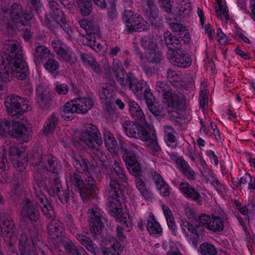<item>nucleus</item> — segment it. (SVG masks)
<instances>
[{"instance_id":"nucleus-63","label":"nucleus","mask_w":255,"mask_h":255,"mask_svg":"<svg viewBox=\"0 0 255 255\" xmlns=\"http://www.w3.org/2000/svg\"><path fill=\"white\" fill-rule=\"evenodd\" d=\"M170 27L172 31L175 32H184L186 30V27L185 26L176 22L170 23Z\"/></svg>"},{"instance_id":"nucleus-20","label":"nucleus","mask_w":255,"mask_h":255,"mask_svg":"<svg viewBox=\"0 0 255 255\" xmlns=\"http://www.w3.org/2000/svg\"><path fill=\"white\" fill-rule=\"evenodd\" d=\"M124 14L126 18V27L128 32L137 31L140 28L144 29L143 18L139 14L128 10L125 11Z\"/></svg>"},{"instance_id":"nucleus-58","label":"nucleus","mask_w":255,"mask_h":255,"mask_svg":"<svg viewBox=\"0 0 255 255\" xmlns=\"http://www.w3.org/2000/svg\"><path fill=\"white\" fill-rule=\"evenodd\" d=\"M114 169L116 174L118 176L121 183H126L128 178L126 176L123 169L117 163L114 164Z\"/></svg>"},{"instance_id":"nucleus-21","label":"nucleus","mask_w":255,"mask_h":255,"mask_svg":"<svg viewBox=\"0 0 255 255\" xmlns=\"http://www.w3.org/2000/svg\"><path fill=\"white\" fill-rule=\"evenodd\" d=\"M29 232V231L25 230L19 238L18 247L20 255H37L34 252L35 244L31 237L28 235Z\"/></svg>"},{"instance_id":"nucleus-2","label":"nucleus","mask_w":255,"mask_h":255,"mask_svg":"<svg viewBox=\"0 0 255 255\" xmlns=\"http://www.w3.org/2000/svg\"><path fill=\"white\" fill-rule=\"evenodd\" d=\"M37 200L41 203L39 207L43 214L46 218L51 220L47 226L48 233L51 236L49 242L53 243L55 248H57L59 246L58 241L62 242L65 237L64 225L55 219L53 208L46 196L41 194L38 197Z\"/></svg>"},{"instance_id":"nucleus-27","label":"nucleus","mask_w":255,"mask_h":255,"mask_svg":"<svg viewBox=\"0 0 255 255\" xmlns=\"http://www.w3.org/2000/svg\"><path fill=\"white\" fill-rule=\"evenodd\" d=\"M131 117L140 124H146L145 117L140 106L134 101L129 99L127 101Z\"/></svg>"},{"instance_id":"nucleus-51","label":"nucleus","mask_w":255,"mask_h":255,"mask_svg":"<svg viewBox=\"0 0 255 255\" xmlns=\"http://www.w3.org/2000/svg\"><path fill=\"white\" fill-rule=\"evenodd\" d=\"M216 1L218 6H216L215 9L217 17L219 19H222V17L224 16L226 20H228L229 19V16L226 10V6L222 4V0H216Z\"/></svg>"},{"instance_id":"nucleus-61","label":"nucleus","mask_w":255,"mask_h":255,"mask_svg":"<svg viewBox=\"0 0 255 255\" xmlns=\"http://www.w3.org/2000/svg\"><path fill=\"white\" fill-rule=\"evenodd\" d=\"M181 226L182 231L184 233H185V235L187 237H188V235L186 232V229L190 232V233H194V231L197 230L195 225L194 226L192 224H191L187 221L182 222Z\"/></svg>"},{"instance_id":"nucleus-18","label":"nucleus","mask_w":255,"mask_h":255,"mask_svg":"<svg viewBox=\"0 0 255 255\" xmlns=\"http://www.w3.org/2000/svg\"><path fill=\"white\" fill-rule=\"evenodd\" d=\"M141 7L143 13L147 17L152 24L160 26V22L157 24L156 22H160L161 17L159 15V10L152 0H141Z\"/></svg>"},{"instance_id":"nucleus-9","label":"nucleus","mask_w":255,"mask_h":255,"mask_svg":"<svg viewBox=\"0 0 255 255\" xmlns=\"http://www.w3.org/2000/svg\"><path fill=\"white\" fill-rule=\"evenodd\" d=\"M79 24L86 34L84 36L83 42L93 49L98 46L99 44L96 42L97 37H99L100 27L99 25L94 20L84 18L79 21Z\"/></svg>"},{"instance_id":"nucleus-39","label":"nucleus","mask_w":255,"mask_h":255,"mask_svg":"<svg viewBox=\"0 0 255 255\" xmlns=\"http://www.w3.org/2000/svg\"><path fill=\"white\" fill-rule=\"evenodd\" d=\"M72 160L73 164L77 171L82 173L88 172L90 162L88 159H84L81 157H79V158L73 157Z\"/></svg>"},{"instance_id":"nucleus-49","label":"nucleus","mask_w":255,"mask_h":255,"mask_svg":"<svg viewBox=\"0 0 255 255\" xmlns=\"http://www.w3.org/2000/svg\"><path fill=\"white\" fill-rule=\"evenodd\" d=\"M151 135L147 137L146 141H149L148 148L154 153H159L161 151V148L158 144L157 138L154 130L151 131Z\"/></svg>"},{"instance_id":"nucleus-3","label":"nucleus","mask_w":255,"mask_h":255,"mask_svg":"<svg viewBox=\"0 0 255 255\" xmlns=\"http://www.w3.org/2000/svg\"><path fill=\"white\" fill-rule=\"evenodd\" d=\"M49 6L50 9L49 15L52 19L46 15L45 22L48 27L52 31L61 28L70 36L72 29L67 22L65 14L59 8V4L54 0H50Z\"/></svg>"},{"instance_id":"nucleus-4","label":"nucleus","mask_w":255,"mask_h":255,"mask_svg":"<svg viewBox=\"0 0 255 255\" xmlns=\"http://www.w3.org/2000/svg\"><path fill=\"white\" fill-rule=\"evenodd\" d=\"M31 163L34 166L41 165L46 171L56 175L62 168L60 161L56 157L51 154L44 155L42 149L38 147L33 149Z\"/></svg>"},{"instance_id":"nucleus-48","label":"nucleus","mask_w":255,"mask_h":255,"mask_svg":"<svg viewBox=\"0 0 255 255\" xmlns=\"http://www.w3.org/2000/svg\"><path fill=\"white\" fill-rule=\"evenodd\" d=\"M58 121V118L54 114H53L48 119L46 125L44 127L43 132L48 134L53 132L57 124Z\"/></svg>"},{"instance_id":"nucleus-41","label":"nucleus","mask_w":255,"mask_h":255,"mask_svg":"<svg viewBox=\"0 0 255 255\" xmlns=\"http://www.w3.org/2000/svg\"><path fill=\"white\" fill-rule=\"evenodd\" d=\"M63 188L61 181L56 175L50 179V186L46 189L51 196H54Z\"/></svg>"},{"instance_id":"nucleus-6","label":"nucleus","mask_w":255,"mask_h":255,"mask_svg":"<svg viewBox=\"0 0 255 255\" xmlns=\"http://www.w3.org/2000/svg\"><path fill=\"white\" fill-rule=\"evenodd\" d=\"M94 103L90 98H79L67 102L61 112V116L65 120L73 119V114H86L94 106Z\"/></svg>"},{"instance_id":"nucleus-11","label":"nucleus","mask_w":255,"mask_h":255,"mask_svg":"<svg viewBox=\"0 0 255 255\" xmlns=\"http://www.w3.org/2000/svg\"><path fill=\"white\" fill-rule=\"evenodd\" d=\"M9 13L15 27L26 25L29 28V21L34 15L31 10H24L21 5L14 3L11 6Z\"/></svg>"},{"instance_id":"nucleus-30","label":"nucleus","mask_w":255,"mask_h":255,"mask_svg":"<svg viewBox=\"0 0 255 255\" xmlns=\"http://www.w3.org/2000/svg\"><path fill=\"white\" fill-rule=\"evenodd\" d=\"M112 216L116 217L120 223V224L118 225L117 227L118 236L119 237L125 239L126 237L123 234V231L125 230L129 231L128 229V224L127 218L126 217H124L123 214H121L119 212L118 208H116V212H113Z\"/></svg>"},{"instance_id":"nucleus-12","label":"nucleus","mask_w":255,"mask_h":255,"mask_svg":"<svg viewBox=\"0 0 255 255\" xmlns=\"http://www.w3.org/2000/svg\"><path fill=\"white\" fill-rule=\"evenodd\" d=\"M113 74L117 81L123 86L127 87L134 94H139L145 88L146 83L143 81H138L132 73H129L126 77H120L115 68H113Z\"/></svg>"},{"instance_id":"nucleus-14","label":"nucleus","mask_w":255,"mask_h":255,"mask_svg":"<svg viewBox=\"0 0 255 255\" xmlns=\"http://www.w3.org/2000/svg\"><path fill=\"white\" fill-rule=\"evenodd\" d=\"M79 139L89 148H94L96 144L100 145L103 143L98 129L93 125H88L85 127V129L81 133Z\"/></svg>"},{"instance_id":"nucleus-8","label":"nucleus","mask_w":255,"mask_h":255,"mask_svg":"<svg viewBox=\"0 0 255 255\" xmlns=\"http://www.w3.org/2000/svg\"><path fill=\"white\" fill-rule=\"evenodd\" d=\"M89 227L93 236L96 239L102 238V228L104 227L107 219L104 213L97 206H94L88 211Z\"/></svg>"},{"instance_id":"nucleus-62","label":"nucleus","mask_w":255,"mask_h":255,"mask_svg":"<svg viewBox=\"0 0 255 255\" xmlns=\"http://www.w3.org/2000/svg\"><path fill=\"white\" fill-rule=\"evenodd\" d=\"M55 91L58 94L65 95L69 91V87L66 84H57L55 88Z\"/></svg>"},{"instance_id":"nucleus-7","label":"nucleus","mask_w":255,"mask_h":255,"mask_svg":"<svg viewBox=\"0 0 255 255\" xmlns=\"http://www.w3.org/2000/svg\"><path fill=\"white\" fill-rule=\"evenodd\" d=\"M156 91L163 98V102L169 107L178 109L185 104L184 96L173 93L169 85L164 82H158L156 85Z\"/></svg>"},{"instance_id":"nucleus-31","label":"nucleus","mask_w":255,"mask_h":255,"mask_svg":"<svg viewBox=\"0 0 255 255\" xmlns=\"http://www.w3.org/2000/svg\"><path fill=\"white\" fill-rule=\"evenodd\" d=\"M50 54L49 50L44 46H37L35 49L33 59L35 64L43 63L50 57Z\"/></svg>"},{"instance_id":"nucleus-47","label":"nucleus","mask_w":255,"mask_h":255,"mask_svg":"<svg viewBox=\"0 0 255 255\" xmlns=\"http://www.w3.org/2000/svg\"><path fill=\"white\" fill-rule=\"evenodd\" d=\"M52 45L55 52L61 58L68 51V49L66 45L60 40H54L52 42Z\"/></svg>"},{"instance_id":"nucleus-50","label":"nucleus","mask_w":255,"mask_h":255,"mask_svg":"<svg viewBox=\"0 0 255 255\" xmlns=\"http://www.w3.org/2000/svg\"><path fill=\"white\" fill-rule=\"evenodd\" d=\"M37 101L39 108L47 110L50 107L52 100L50 95L49 94L37 98Z\"/></svg>"},{"instance_id":"nucleus-40","label":"nucleus","mask_w":255,"mask_h":255,"mask_svg":"<svg viewBox=\"0 0 255 255\" xmlns=\"http://www.w3.org/2000/svg\"><path fill=\"white\" fill-rule=\"evenodd\" d=\"M200 252L202 255H227L223 252H220L218 254L215 247L207 243H203L200 245Z\"/></svg>"},{"instance_id":"nucleus-24","label":"nucleus","mask_w":255,"mask_h":255,"mask_svg":"<svg viewBox=\"0 0 255 255\" xmlns=\"http://www.w3.org/2000/svg\"><path fill=\"white\" fill-rule=\"evenodd\" d=\"M134 48L137 51V54L139 56L140 58L143 60L146 59L149 63H153L155 64H159L163 58L162 53L156 50V49L149 51H146L144 54L139 50L137 44H135Z\"/></svg>"},{"instance_id":"nucleus-10","label":"nucleus","mask_w":255,"mask_h":255,"mask_svg":"<svg viewBox=\"0 0 255 255\" xmlns=\"http://www.w3.org/2000/svg\"><path fill=\"white\" fill-rule=\"evenodd\" d=\"M140 126L135 122L128 121L125 123L124 128L126 134L130 137L138 138L143 141H146L150 135H152L151 131L153 128L147 124Z\"/></svg>"},{"instance_id":"nucleus-22","label":"nucleus","mask_w":255,"mask_h":255,"mask_svg":"<svg viewBox=\"0 0 255 255\" xmlns=\"http://www.w3.org/2000/svg\"><path fill=\"white\" fill-rule=\"evenodd\" d=\"M137 146L135 144L130 143L126 146H122L120 148L123 152V158L126 162L127 167L133 166L135 164H140L137 160L135 151Z\"/></svg>"},{"instance_id":"nucleus-46","label":"nucleus","mask_w":255,"mask_h":255,"mask_svg":"<svg viewBox=\"0 0 255 255\" xmlns=\"http://www.w3.org/2000/svg\"><path fill=\"white\" fill-rule=\"evenodd\" d=\"M77 2L83 15L87 16L91 13L92 7L91 0H77Z\"/></svg>"},{"instance_id":"nucleus-23","label":"nucleus","mask_w":255,"mask_h":255,"mask_svg":"<svg viewBox=\"0 0 255 255\" xmlns=\"http://www.w3.org/2000/svg\"><path fill=\"white\" fill-rule=\"evenodd\" d=\"M21 215L23 218H28L32 221H36L39 217L37 206L28 199L25 200L21 211Z\"/></svg>"},{"instance_id":"nucleus-60","label":"nucleus","mask_w":255,"mask_h":255,"mask_svg":"<svg viewBox=\"0 0 255 255\" xmlns=\"http://www.w3.org/2000/svg\"><path fill=\"white\" fill-rule=\"evenodd\" d=\"M143 93L144 98L146 101L147 105L155 103L154 97L149 89L145 87Z\"/></svg>"},{"instance_id":"nucleus-54","label":"nucleus","mask_w":255,"mask_h":255,"mask_svg":"<svg viewBox=\"0 0 255 255\" xmlns=\"http://www.w3.org/2000/svg\"><path fill=\"white\" fill-rule=\"evenodd\" d=\"M122 251V248L119 242L113 244L111 248H107L103 252L104 255H120Z\"/></svg>"},{"instance_id":"nucleus-5","label":"nucleus","mask_w":255,"mask_h":255,"mask_svg":"<svg viewBox=\"0 0 255 255\" xmlns=\"http://www.w3.org/2000/svg\"><path fill=\"white\" fill-rule=\"evenodd\" d=\"M2 227L0 224V235L2 234L6 246L8 248L7 252L9 255H18L13 248V244L16 240V236L14 231V224L12 219L7 213H3L0 217Z\"/></svg>"},{"instance_id":"nucleus-33","label":"nucleus","mask_w":255,"mask_h":255,"mask_svg":"<svg viewBox=\"0 0 255 255\" xmlns=\"http://www.w3.org/2000/svg\"><path fill=\"white\" fill-rule=\"evenodd\" d=\"M70 180L72 184L79 192L83 200H84V198L86 197V190L84 189L85 183L81 176L78 173H74L70 175Z\"/></svg>"},{"instance_id":"nucleus-13","label":"nucleus","mask_w":255,"mask_h":255,"mask_svg":"<svg viewBox=\"0 0 255 255\" xmlns=\"http://www.w3.org/2000/svg\"><path fill=\"white\" fill-rule=\"evenodd\" d=\"M129 173L134 177L135 184L136 188L142 196L146 199H151L152 194L149 191L146 185V178L142 174L140 164H135L133 166L127 168Z\"/></svg>"},{"instance_id":"nucleus-25","label":"nucleus","mask_w":255,"mask_h":255,"mask_svg":"<svg viewBox=\"0 0 255 255\" xmlns=\"http://www.w3.org/2000/svg\"><path fill=\"white\" fill-rule=\"evenodd\" d=\"M164 41L168 50L177 52L182 49V44L181 39L177 36L174 35L169 31L163 33Z\"/></svg>"},{"instance_id":"nucleus-64","label":"nucleus","mask_w":255,"mask_h":255,"mask_svg":"<svg viewBox=\"0 0 255 255\" xmlns=\"http://www.w3.org/2000/svg\"><path fill=\"white\" fill-rule=\"evenodd\" d=\"M164 139L169 146L172 148H174L176 144L175 143L176 141L175 136L173 133L165 134L164 136Z\"/></svg>"},{"instance_id":"nucleus-59","label":"nucleus","mask_w":255,"mask_h":255,"mask_svg":"<svg viewBox=\"0 0 255 255\" xmlns=\"http://www.w3.org/2000/svg\"><path fill=\"white\" fill-rule=\"evenodd\" d=\"M184 211L188 219L194 224L197 218V215L196 214L195 210L189 206H185Z\"/></svg>"},{"instance_id":"nucleus-26","label":"nucleus","mask_w":255,"mask_h":255,"mask_svg":"<svg viewBox=\"0 0 255 255\" xmlns=\"http://www.w3.org/2000/svg\"><path fill=\"white\" fill-rule=\"evenodd\" d=\"M171 62L177 67L185 68L191 65L192 60L186 51L181 49L176 52V55L171 58Z\"/></svg>"},{"instance_id":"nucleus-29","label":"nucleus","mask_w":255,"mask_h":255,"mask_svg":"<svg viewBox=\"0 0 255 255\" xmlns=\"http://www.w3.org/2000/svg\"><path fill=\"white\" fill-rule=\"evenodd\" d=\"M109 198H112L116 201H119L120 193H121L120 184L116 179L111 178L109 186L106 189Z\"/></svg>"},{"instance_id":"nucleus-45","label":"nucleus","mask_w":255,"mask_h":255,"mask_svg":"<svg viewBox=\"0 0 255 255\" xmlns=\"http://www.w3.org/2000/svg\"><path fill=\"white\" fill-rule=\"evenodd\" d=\"M104 141L105 145L109 151L111 152H114L117 143L115 138L109 131H106L104 133Z\"/></svg>"},{"instance_id":"nucleus-43","label":"nucleus","mask_w":255,"mask_h":255,"mask_svg":"<svg viewBox=\"0 0 255 255\" xmlns=\"http://www.w3.org/2000/svg\"><path fill=\"white\" fill-rule=\"evenodd\" d=\"M224 228V222L221 217L213 216L209 222V229L213 232L222 231Z\"/></svg>"},{"instance_id":"nucleus-34","label":"nucleus","mask_w":255,"mask_h":255,"mask_svg":"<svg viewBox=\"0 0 255 255\" xmlns=\"http://www.w3.org/2000/svg\"><path fill=\"white\" fill-rule=\"evenodd\" d=\"M180 190L187 195L188 197L197 201L198 203L201 202V196L199 192L195 189L191 187L188 183H181L179 187Z\"/></svg>"},{"instance_id":"nucleus-53","label":"nucleus","mask_w":255,"mask_h":255,"mask_svg":"<svg viewBox=\"0 0 255 255\" xmlns=\"http://www.w3.org/2000/svg\"><path fill=\"white\" fill-rule=\"evenodd\" d=\"M43 66L50 73H54L59 67L58 62L54 59L49 57L44 64Z\"/></svg>"},{"instance_id":"nucleus-16","label":"nucleus","mask_w":255,"mask_h":255,"mask_svg":"<svg viewBox=\"0 0 255 255\" xmlns=\"http://www.w3.org/2000/svg\"><path fill=\"white\" fill-rule=\"evenodd\" d=\"M9 157L17 171H24L27 165V154L24 151L20 150L15 146H11L9 149Z\"/></svg>"},{"instance_id":"nucleus-42","label":"nucleus","mask_w":255,"mask_h":255,"mask_svg":"<svg viewBox=\"0 0 255 255\" xmlns=\"http://www.w3.org/2000/svg\"><path fill=\"white\" fill-rule=\"evenodd\" d=\"M8 162L6 158L5 157L3 152L0 155V182H4L6 181L8 177L6 170L8 169Z\"/></svg>"},{"instance_id":"nucleus-55","label":"nucleus","mask_w":255,"mask_h":255,"mask_svg":"<svg viewBox=\"0 0 255 255\" xmlns=\"http://www.w3.org/2000/svg\"><path fill=\"white\" fill-rule=\"evenodd\" d=\"M59 200L64 204H67L69 202V200L70 197V191L67 186L63 187L58 193L56 194Z\"/></svg>"},{"instance_id":"nucleus-17","label":"nucleus","mask_w":255,"mask_h":255,"mask_svg":"<svg viewBox=\"0 0 255 255\" xmlns=\"http://www.w3.org/2000/svg\"><path fill=\"white\" fill-rule=\"evenodd\" d=\"M8 134L20 142H27L30 136L31 129L19 122H11Z\"/></svg>"},{"instance_id":"nucleus-15","label":"nucleus","mask_w":255,"mask_h":255,"mask_svg":"<svg viewBox=\"0 0 255 255\" xmlns=\"http://www.w3.org/2000/svg\"><path fill=\"white\" fill-rule=\"evenodd\" d=\"M23 98L15 95H11L6 97L4 106L8 115L18 118L24 111L23 104Z\"/></svg>"},{"instance_id":"nucleus-1","label":"nucleus","mask_w":255,"mask_h":255,"mask_svg":"<svg viewBox=\"0 0 255 255\" xmlns=\"http://www.w3.org/2000/svg\"><path fill=\"white\" fill-rule=\"evenodd\" d=\"M28 74V66L23 59L19 43L13 40H6L0 51V77L4 82L12 77L23 80Z\"/></svg>"},{"instance_id":"nucleus-19","label":"nucleus","mask_w":255,"mask_h":255,"mask_svg":"<svg viewBox=\"0 0 255 255\" xmlns=\"http://www.w3.org/2000/svg\"><path fill=\"white\" fill-rule=\"evenodd\" d=\"M48 175L47 172L42 169H37L34 175V179L36 183V186H35V201L39 206L41 203L38 201L37 198L41 194L45 196L42 191L47 189Z\"/></svg>"},{"instance_id":"nucleus-36","label":"nucleus","mask_w":255,"mask_h":255,"mask_svg":"<svg viewBox=\"0 0 255 255\" xmlns=\"http://www.w3.org/2000/svg\"><path fill=\"white\" fill-rule=\"evenodd\" d=\"M84 189H85V193L86 197L84 198V200H90L94 197L95 192V188L96 187V181L94 178L91 176H88L85 178L84 182Z\"/></svg>"},{"instance_id":"nucleus-38","label":"nucleus","mask_w":255,"mask_h":255,"mask_svg":"<svg viewBox=\"0 0 255 255\" xmlns=\"http://www.w3.org/2000/svg\"><path fill=\"white\" fill-rule=\"evenodd\" d=\"M140 44L146 51L153 50L157 47L156 39L153 35H147L143 36L141 39Z\"/></svg>"},{"instance_id":"nucleus-28","label":"nucleus","mask_w":255,"mask_h":255,"mask_svg":"<svg viewBox=\"0 0 255 255\" xmlns=\"http://www.w3.org/2000/svg\"><path fill=\"white\" fill-rule=\"evenodd\" d=\"M151 175L160 195L165 197L168 196L170 193L169 187L168 185L164 181L162 177L155 172H152Z\"/></svg>"},{"instance_id":"nucleus-35","label":"nucleus","mask_w":255,"mask_h":255,"mask_svg":"<svg viewBox=\"0 0 255 255\" xmlns=\"http://www.w3.org/2000/svg\"><path fill=\"white\" fill-rule=\"evenodd\" d=\"M175 162L180 170L188 179L190 180L195 179V172L191 169L186 161L182 158L178 157L176 159Z\"/></svg>"},{"instance_id":"nucleus-37","label":"nucleus","mask_w":255,"mask_h":255,"mask_svg":"<svg viewBox=\"0 0 255 255\" xmlns=\"http://www.w3.org/2000/svg\"><path fill=\"white\" fill-rule=\"evenodd\" d=\"M146 228L151 234H161L162 232L160 224L156 222L153 215L149 216L147 219Z\"/></svg>"},{"instance_id":"nucleus-52","label":"nucleus","mask_w":255,"mask_h":255,"mask_svg":"<svg viewBox=\"0 0 255 255\" xmlns=\"http://www.w3.org/2000/svg\"><path fill=\"white\" fill-rule=\"evenodd\" d=\"M211 220V218L209 216L205 214H202L199 217H197L194 224L197 229L199 228L201 225H203L208 229L209 222H210Z\"/></svg>"},{"instance_id":"nucleus-56","label":"nucleus","mask_w":255,"mask_h":255,"mask_svg":"<svg viewBox=\"0 0 255 255\" xmlns=\"http://www.w3.org/2000/svg\"><path fill=\"white\" fill-rule=\"evenodd\" d=\"M111 86H109L108 84H103L101 86V90L100 91V96L102 99L106 100L109 97L112 96V90L111 88Z\"/></svg>"},{"instance_id":"nucleus-44","label":"nucleus","mask_w":255,"mask_h":255,"mask_svg":"<svg viewBox=\"0 0 255 255\" xmlns=\"http://www.w3.org/2000/svg\"><path fill=\"white\" fill-rule=\"evenodd\" d=\"M100 145H95L94 148H89L95 156L101 162V165L103 168L106 169L107 167L106 164L107 162V157L104 151L99 148Z\"/></svg>"},{"instance_id":"nucleus-32","label":"nucleus","mask_w":255,"mask_h":255,"mask_svg":"<svg viewBox=\"0 0 255 255\" xmlns=\"http://www.w3.org/2000/svg\"><path fill=\"white\" fill-rule=\"evenodd\" d=\"M76 238L81 244L84 246L89 252L94 255L100 253V251L96 245L93 243L89 237L83 234H79L77 235Z\"/></svg>"},{"instance_id":"nucleus-57","label":"nucleus","mask_w":255,"mask_h":255,"mask_svg":"<svg viewBox=\"0 0 255 255\" xmlns=\"http://www.w3.org/2000/svg\"><path fill=\"white\" fill-rule=\"evenodd\" d=\"M110 6L108 7V17L111 20H113L117 16L118 13L116 9V5L114 0H111L109 2Z\"/></svg>"}]
</instances>
